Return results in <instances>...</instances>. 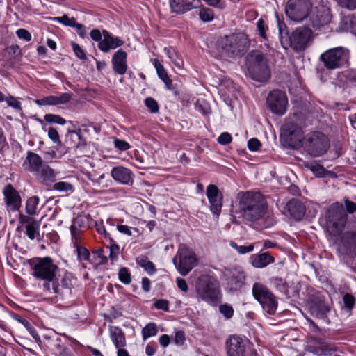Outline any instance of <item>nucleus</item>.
<instances>
[{"label":"nucleus","instance_id":"obj_1","mask_svg":"<svg viewBox=\"0 0 356 356\" xmlns=\"http://www.w3.org/2000/svg\"><path fill=\"white\" fill-rule=\"evenodd\" d=\"M239 209L245 219L256 221L264 216L266 203L260 193L248 191L241 197Z\"/></svg>","mask_w":356,"mask_h":356},{"label":"nucleus","instance_id":"obj_2","mask_svg":"<svg viewBox=\"0 0 356 356\" xmlns=\"http://www.w3.org/2000/svg\"><path fill=\"white\" fill-rule=\"evenodd\" d=\"M197 297L210 305H216L221 298L220 284L209 275H202L196 282Z\"/></svg>","mask_w":356,"mask_h":356},{"label":"nucleus","instance_id":"obj_3","mask_svg":"<svg viewBox=\"0 0 356 356\" xmlns=\"http://www.w3.org/2000/svg\"><path fill=\"white\" fill-rule=\"evenodd\" d=\"M221 44L225 53L228 56L241 57L249 49L250 40L245 34L236 33L225 37Z\"/></svg>","mask_w":356,"mask_h":356},{"label":"nucleus","instance_id":"obj_4","mask_svg":"<svg viewBox=\"0 0 356 356\" xmlns=\"http://www.w3.org/2000/svg\"><path fill=\"white\" fill-rule=\"evenodd\" d=\"M327 228L332 234H338L343 229L347 222V214L341 203L332 204L327 211Z\"/></svg>","mask_w":356,"mask_h":356},{"label":"nucleus","instance_id":"obj_5","mask_svg":"<svg viewBox=\"0 0 356 356\" xmlns=\"http://www.w3.org/2000/svg\"><path fill=\"white\" fill-rule=\"evenodd\" d=\"M32 275L44 282L52 280L58 267L54 264L53 260L48 257L35 258L31 262Z\"/></svg>","mask_w":356,"mask_h":356},{"label":"nucleus","instance_id":"obj_6","mask_svg":"<svg viewBox=\"0 0 356 356\" xmlns=\"http://www.w3.org/2000/svg\"><path fill=\"white\" fill-rule=\"evenodd\" d=\"M320 59L325 67H345L350 65L349 51L341 47L325 51L321 55Z\"/></svg>","mask_w":356,"mask_h":356},{"label":"nucleus","instance_id":"obj_7","mask_svg":"<svg viewBox=\"0 0 356 356\" xmlns=\"http://www.w3.org/2000/svg\"><path fill=\"white\" fill-rule=\"evenodd\" d=\"M173 262L179 273L186 275L195 266L196 258L191 248L181 244L179 247L177 256L173 259Z\"/></svg>","mask_w":356,"mask_h":356},{"label":"nucleus","instance_id":"obj_8","mask_svg":"<svg viewBox=\"0 0 356 356\" xmlns=\"http://www.w3.org/2000/svg\"><path fill=\"white\" fill-rule=\"evenodd\" d=\"M312 7L310 0H289L285 13L291 20L299 22L309 15Z\"/></svg>","mask_w":356,"mask_h":356},{"label":"nucleus","instance_id":"obj_9","mask_svg":"<svg viewBox=\"0 0 356 356\" xmlns=\"http://www.w3.org/2000/svg\"><path fill=\"white\" fill-rule=\"evenodd\" d=\"M304 145L310 155L319 156L326 152L329 147V140L322 133L314 132L307 136Z\"/></svg>","mask_w":356,"mask_h":356},{"label":"nucleus","instance_id":"obj_10","mask_svg":"<svg viewBox=\"0 0 356 356\" xmlns=\"http://www.w3.org/2000/svg\"><path fill=\"white\" fill-rule=\"evenodd\" d=\"M267 105L272 113L282 115L287 111L288 98L286 93L280 90H273L269 92Z\"/></svg>","mask_w":356,"mask_h":356},{"label":"nucleus","instance_id":"obj_11","mask_svg":"<svg viewBox=\"0 0 356 356\" xmlns=\"http://www.w3.org/2000/svg\"><path fill=\"white\" fill-rule=\"evenodd\" d=\"M225 276L226 288L231 291L241 289L245 284V273L239 268L227 269L225 272Z\"/></svg>","mask_w":356,"mask_h":356},{"label":"nucleus","instance_id":"obj_12","mask_svg":"<svg viewBox=\"0 0 356 356\" xmlns=\"http://www.w3.org/2000/svg\"><path fill=\"white\" fill-rule=\"evenodd\" d=\"M312 34V30L307 27L297 28L289 37L291 47L296 51L305 49Z\"/></svg>","mask_w":356,"mask_h":356},{"label":"nucleus","instance_id":"obj_13","mask_svg":"<svg viewBox=\"0 0 356 356\" xmlns=\"http://www.w3.org/2000/svg\"><path fill=\"white\" fill-rule=\"evenodd\" d=\"M3 194L7 210L19 211L22 204V198L19 192L11 184H8L4 187Z\"/></svg>","mask_w":356,"mask_h":356},{"label":"nucleus","instance_id":"obj_14","mask_svg":"<svg viewBox=\"0 0 356 356\" xmlns=\"http://www.w3.org/2000/svg\"><path fill=\"white\" fill-rule=\"evenodd\" d=\"M206 194L210 204V211L213 215L218 216L222 206V194L218 187L213 184L207 186Z\"/></svg>","mask_w":356,"mask_h":356},{"label":"nucleus","instance_id":"obj_15","mask_svg":"<svg viewBox=\"0 0 356 356\" xmlns=\"http://www.w3.org/2000/svg\"><path fill=\"white\" fill-rule=\"evenodd\" d=\"M309 19L313 28L320 29L331 22L332 15L330 10L325 6L316 8V10L310 16Z\"/></svg>","mask_w":356,"mask_h":356},{"label":"nucleus","instance_id":"obj_16","mask_svg":"<svg viewBox=\"0 0 356 356\" xmlns=\"http://www.w3.org/2000/svg\"><path fill=\"white\" fill-rule=\"evenodd\" d=\"M227 356H245V348L243 339L233 335L226 342Z\"/></svg>","mask_w":356,"mask_h":356},{"label":"nucleus","instance_id":"obj_17","mask_svg":"<svg viewBox=\"0 0 356 356\" xmlns=\"http://www.w3.org/2000/svg\"><path fill=\"white\" fill-rule=\"evenodd\" d=\"M102 35L103 40L100 43H98V47L103 52H108L111 49L118 48L124 44L120 38L114 37L106 30L102 31Z\"/></svg>","mask_w":356,"mask_h":356},{"label":"nucleus","instance_id":"obj_18","mask_svg":"<svg viewBox=\"0 0 356 356\" xmlns=\"http://www.w3.org/2000/svg\"><path fill=\"white\" fill-rule=\"evenodd\" d=\"M309 352L318 356H325L333 350V348L321 339L315 338L307 346Z\"/></svg>","mask_w":356,"mask_h":356},{"label":"nucleus","instance_id":"obj_19","mask_svg":"<svg viewBox=\"0 0 356 356\" xmlns=\"http://www.w3.org/2000/svg\"><path fill=\"white\" fill-rule=\"evenodd\" d=\"M244 73L248 78L259 83H265L270 77L269 68H244Z\"/></svg>","mask_w":356,"mask_h":356},{"label":"nucleus","instance_id":"obj_20","mask_svg":"<svg viewBox=\"0 0 356 356\" xmlns=\"http://www.w3.org/2000/svg\"><path fill=\"white\" fill-rule=\"evenodd\" d=\"M72 98V95L69 92L61 93L58 96L50 95L35 100V103L39 106L51 105L56 106L67 103Z\"/></svg>","mask_w":356,"mask_h":356},{"label":"nucleus","instance_id":"obj_21","mask_svg":"<svg viewBox=\"0 0 356 356\" xmlns=\"http://www.w3.org/2000/svg\"><path fill=\"white\" fill-rule=\"evenodd\" d=\"M44 164L42 158L37 154L29 152L26 157L24 166L25 169L35 175Z\"/></svg>","mask_w":356,"mask_h":356},{"label":"nucleus","instance_id":"obj_22","mask_svg":"<svg viewBox=\"0 0 356 356\" xmlns=\"http://www.w3.org/2000/svg\"><path fill=\"white\" fill-rule=\"evenodd\" d=\"M111 174L115 181L122 184H128L132 180L131 171L122 166L113 168Z\"/></svg>","mask_w":356,"mask_h":356},{"label":"nucleus","instance_id":"obj_23","mask_svg":"<svg viewBox=\"0 0 356 356\" xmlns=\"http://www.w3.org/2000/svg\"><path fill=\"white\" fill-rule=\"evenodd\" d=\"M246 63L250 67H264L268 65L267 58L259 50L250 51L246 57Z\"/></svg>","mask_w":356,"mask_h":356},{"label":"nucleus","instance_id":"obj_24","mask_svg":"<svg viewBox=\"0 0 356 356\" xmlns=\"http://www.w3.org/2000/svg\"><path fill=\"white\" fill-rule=\"evenodd\" d=\"M194 1L195 0H170L171 10L177 14L184 13L195 8L193 5Z\"/></svg>","mask_w":356,"mask_h":356},{"label":"nucleus","instance_id":"obj_25","mask_svg":"<svg viewBox=\"0 0 356 356\" xmlns=\"http://www.w3.org/2000/svg\"><path fill=\"white\" fill-rule=\"evenodd\" d=\"M274 262L273 257L268 252L252 254L250 257V263L257 268H262Z\"/></svg>","mask_w":356,"mask_h":356},{"label":"nucleus","instance_id":"obj_26","mask_svg":"<svg viewBox=\"0 0 356 356\" xmlns=\"http://www.w3.org/2000/svg\"><path fill=\"white\" fill-rule=\"evenodd\" d=\"M109 334L116 348H123L126 346L124 333L121 328L117 326H109Z\"/></svg>","mask_w":356,"mask_h":356},{"label":"nucleus","instance_id":"obj_27","mask_svg":"<svg viewBox=\"0 0 356 356\" xmlns=\"http://www.w3.org/2000/svg\"><path fill=\"white\" fill-rule=\"evenodd\" d=\"M252 294L254 298L260 303L269 298L273 293L264 284L257 282L253 285Z\"/></svg>","mask_w":356,"mask_h":356},{"label":"nucleus","instance_id":"obj_28","mask_svg":"<svg viewBox=\"0 0 356 356\" xmlns=\"http://www.w3.org/2000/svg\"><path fill=\"white\" fill-rule=\"evenodd\" d=\"M60 284H62V280H60V276L58 275L57 272L54 275V277L52 279V280L47 282V284H43V286L46 291L50 293L60 294L63 291Z\"/></svg>","mask_w":356,"mask_h":356},{"label":"nucleus","instance_id":"obj_29","mask_svg":"<svg viewBox=\"0 0 356 356\" xmlns=\"http://www.w3.org/2000/svg\"><path fill=\"white\" fill-rule=\"evenodd\" d=\"M35 175L44 183L53 182L56 179L54 170L45 164Z\"/></svg>","mask_w":356,"mask_h":356},{"label":"nucleus","instance_id":"obj_30","mask_svg":"<svg viewBox=\"0 0 356 356\" xmlns=\"http://www.w3.org/2000/svg\"><path fill=\"white\" fill-rule=\"evenodd\" d=\"M288 209L296 219H300L305 213V207L302 203L296 200H293L289 202Z\"/></svg>","mask_w":356,"mask_h":356},{"label":"nucleus","instance_id":"obj_31","mask_svg":"<svg viewBox=\"0 0 356 356\" xmlns=\"http://www.w3.org/2000/svg\"><path fill=\"white\" fill-rule=\"evenodd\" d=\"M40 223L38 221H31L25 225V234L31 240L39 239Z\"/></svg>","mask_w":356,"mask_h":356},{"label":"nucleus","instance_id":"obj_32","mask_svg":"<svg viewBox=\"0 0 356 356\" xmlns=\"http://www.w3.org/2000/svg\"><path fill=\"white\" fill-rule=\"evenodd\" d=\"M260 304L261 305L264 310L270 315L274 314L277 308V302L273 294L263 300Z\"/></svg>","mask_w":356,"mask_h":356},{"label":"nucleus","instance_id":"obj_33","mask_svg":"<svg viewBox=\"0 0 356 356\" xmlns=\"http://www.w3.org/2000/svg\"><path fill=\"white\" fill-rule=\"evenodd\" d=\"M40 203L39 197L34 195L28 198L26 201V212L27 214L34 216L39 211L38 206Z\"/></svg>","mask_w":356,"mask_h":356},{"label":"nucleus","instance_id":"obj_34","mask_svg":"<svg viewBox=\"0 0 356 356\" xmlns=\"http://www.w3.org/2000/svg\"><path fill=\"white\" fill-rule=\"evenodd\" d=\"M113 67H127V53L122 49H118L112 58Z\"/></svg>","mask_w":356,"mask_h":356},{"label":"nucleus","instance_id":"obj_35","mask_svg":"<svg viewBox=\"0 0 356 356\" xmlns=\"http://www.w3.org/2000/svg\"><path fill=\"white\" fill-rule=\"evenodd\" d=\"M340 28L344 31H349L356 35V20L350 17H346L341 20Z\"/></svg>","mask_w":356,"mask_h":356},{"label":"nucleus","instance_id":"obj_36","mask_svg":"<svg viewBox=\"0 0 356 356\" xmlns=\"http://www.w3.org/2000/svg\"><path fill=\"white\" fill-rule=\"evenodd\" d=\"M164 51L168 56V58L171 60V63L175 67H182L184 61L181 58H179L176 51L172 47H165Z\"/></svg>","mask_w":356,"mask_h":356},{"label":"nucleus","instance_id":"obj_37","mask_svg":"<svg viewBox=\"0 0 356 356\" xmlns=\"http://www.w3.org/2000/svg\"><path fill=\"white\" fill-rule=\"evenodd\" d=\"M60 276V280H62V284H60V286L64 289H70L74 282H75V277L73 276V275L69 272H64L63 274H58Z\"/></svg>","mask_w":356,"mask_h":356},{"label":"nucleus","instance_id":"obj_38","mask_svg":"<svg viewBox=\"0 0 356 356\" xmlns=\"http://www.w3.org/2000/svg\"><path fill=\"white\" fill-rule=\"evenodd\" d=\"M283 129L287 132V134L291 136H297L298 138H300L302 131L301 128L298 126L297 124L291 122H286L282 127Z\"/></svg>","mask_w":356,"mask_h":356},{"label":"nucleus","instance_id":"obj_39","mask_svg":"<svg viewBox=\"0 0 356 356\" xmlns=\"http://www.w3.org/2000/svg\"><path fill=\"white\" fill-rule=\"evenodd\" d=\"M270 282L277 290L286 296L289 295V286L284 280L280 277H273Z\"/></svg>","mask_w":356,"mask_h":356},{"label":"nucleus","instance_id":"obj_40","mask_svg":"<svg viewBox=\"0 0 356 356\" xmlns=\"http://www.w3.org/2000/svg\"><path fill=\"white\" fill-rule=\"evenodd\" d=\"M81 139V136L79 132L76 131H70L65 136V142L70 145L71 147H78L79 141Z\"/></svg>","mask_w":356,"mask_h":356},{"label":"nucleus","instance_id":"obj_41","mask_svg":"<svg viewBox=\"0 0 356 356\" xmlns=\"http://www.w3.org/2000/svg\"><path fill=\"white\" fill-rule=\"evenodd\" d=\"M158 330L156 324L154 323H149L142 330V335L144 340L147 339L154 337L157 334Z\"/></svg>","mask_w":356,"mask_h":356},{"label":"nucleus","instance_id":"obj_42","mask_svg":"<svg viewBox=\"0 0 356 356\" xmlns=\"http://www.w3.org/2000/svg\"><path fill=\"white\" fill-rule=\"evenodd\" d=\"M329 310L330 307L323 302L312 307V312L319 318H323Z\"/></svg>","mask_w":356,"mask_h":356},{"label":"nucleus","instance_id":"obj_43","mask_svg":"<svg viewBox=\"0 0 356 356\" xmlns=\"http://www.w3.org/2000/svg\"><path fill=\"white\" fill-rule=\"evenodd\" d=\"M137 264L143 268L149 275H152L156 272L154 264L145 259H137Z\"/></svg>","mask_w":356,"mask_h":356},{"label":"nucleus","instance_id":"obj_44","mask_svg":"<svg viewBox=\"0 0 356 356\" xmlns=\"http://www.w3.org/2000/svg\"><path fill=\"white\" fill-rule=\"evenodd\" d=\"M229 245L240 254H245L251 252L254 250V245L252 244L249 245H238L234 241H230Z\"/></svg>","mask_w":356,"mask_h":356},{"label":"nucleus","instance_id":"obj_45","mask_svg":"<svg viewBox=\"0 0 356 356\" xmlns=\"http://www.w3.org/2000/svg\"><path fill=\"white\" fill-rule=\"evenodd\" d=\"M77 255V259L80 261H88L90 258V252L85 247L79 245L75 248Z\"/></svg>","mask_w":356,"mask_h":356},{"label":"nucleus","instance_id":"obj_46","mask_svg":"<svg viewBox=\"0 0 356 356\" xmlns=\"http://www.w3.org/2000/svg\"><path fill=\"white\" fill-rule=\"evenodd\" d=\"M159 77L164 82L168 89H172V81L168 76L165 68H156Z\"/></svg>","mask_w":356,"mask_h":356},{"label":"nucleus","instance_id":"obj_47","mask_svg":"<svg viewBox=\"0 0 356 356\" xmlns=\"http://www.w3.org/2000/svg\"><path fill=\"white\" fill-rule=\"evenodd\" d=\"M342 76L346 78L344 81L346 83L356 86V70L353 69L346 70L343 72Z\"/></svg>","mask_w":356,"mask_h":356},{"label":"nucleus","instance_id":"obj_48","mask_svg":"<svg viewBox=\"0 0 356 356\" xmlns=\"http://www.w3.org/2000/svg\"><path fill=\"white\" fill-rule=\"evenodd\" d=\"M52 20L54 22H59L60 24H63L65 26H68L70 27H72L76 22L75 18H74V17L70 18L65 15L63 16H61V17H53Z\"/></svg>","mask_w":356,"mask_h":356},{"label":"nucleus","instance_id":"obj_49","mask_svg":"<svg viewBox=\"0 0 356 356\" xmlns=\"http://www.w3.org/2000/svg\"><path fill=\"white\" fill-rule=\"evenodd\" d=\"M107 248H109V258L112 263L115 261L118 257V254L120 252V248L118 245L115 243L113 241L110 242V245H107Z\"/></svg>","mask_w":356,"mask_h":356},{"label":"nucleus","instance_id":"obj_50","mask_svg":"<svg viewBox=\"0 0 356 356\" xmlns=\"http://www.w3.org/2000/svg\"><path fill=\"white\" fill-rule=\"evenodd\" d=\"M70 232L72 236V243L74 248L81 245L80 241L81 238L82 231H76L74 226H70Z\"/></svg>","mask_w":356,"mask_h":356},{"label":"nucleus","instance_id":"obj_51","mask_svg":"<svg viewBox=\"0 0 356 356\" xmlns=\"http://www.w3.org/2000/svg\"><path fill=\"white\" fill-rule=\"evenodd\" d=\"M44 120L49 123H55L60 125H64L66 123V120L63 118L54 114H46Z\"/></svg>","mask_w":356,"mask_h":356},{"label":"nucleus","instance_id":"obj_52","mask_svg":"<svg viewBox=\"0 0 356 356\" xmlns=\"http://www.w3.org/2000/svg\"><path fill=\"white\" fill-rule=\"evenodd\" d=\"M119 280L124 284H129L131 282V274L127 268H122L118 273Z\"/></svg>","mask_w":356,"mask_h":356},{"label":"nucleus","instance_id":"obj_53","mask_svg":"<svg viewBox=\"0 0 356 356\" xmlns=\"http://www.w3.org/2000/svg\"><path fill=\"white\" fill-rule=\"evenodd\" d=\"M199 16L203 22H210L213 19V12L210 8H202L200 10Z\"/></svg>","mask_w":356,"mask_h":356},{"label":"nucleus","instance_id":"obj_54","mask_svg":"<svg viewBox=\"0 0 356 356\" xmlns=\"http://www.w3.org/2000/svg\"><path fill=\"white\" fill-rule=\"evenodd\" d=\"M72 185L68 182L59 181L54 184L53 188L58 191L67 192L72 190Z\"/></svg>","mask_w":356,"mask_h":356},{"label":"nucleus","instance_id":"obj_55","mask_svg":"<svg viewBox=\"0 0 356 356\" xmlns=\"http://www.w3.org/2000/svg\"><path fill=\"white\" fill-rule=\"evenodd\" d=\"M186 337L183 331L179 330L175 333L173 342L177 346L182 347L185 344Z\"/></svg>","mask_w":356,"mask_h":356},{"label":"nucleus","instance_id":"obj_56","mask_svg":"<svg viewBox=\"0 0 356 356\" xmlns=\"http://www.w3.org/2000/svg\"><path fill=\"white\" fill-rule=\"evenodd\" d=\"M24 327L26 328L29 334L35 339L36 342L40 341V337L36 330L27 321H24L23 323Z\"/></svg>","mask_w":356,"mask_h":356},{"label":"nucleus","instance_id":"obj_57","mask_svg":"<svg viewBox=\"0 0 356 356\" xmlns=\"http://www.w3.org/2000/svg\"><path fill=\"white\" fill-rule=\"evenodd\" d=\"M342 8L353 10L356 9V0H337Z\"/></svg>","mask_w":356,"mask_h":356},{"label":"nucleus","instance_id":"obj_58","mask_svg":"<svg viewBox=\"0 0 356 356\" xmlns=\"http://www.w3.org/2000/svg\"><path fill=\"white\" fill-rule=\"evenodd\" d=\"M220 312L226 318H230L234 314V309L232 307L228 305H222L219 307Z\"/></svg>","mask_w":356,"mask_h":356},{"label":"nucleus","instance_id":"obj_59","mask_svg":"<svg viewBox=\"0 0 356 356\" xmlns=\"http://www.w3.org/2000/svg\"><path fill=\"white\" fill-rule=\"evenodd\" d=\"M145 104L150 112L157 113L159 111V106L157 102L152 97H148L145 99Z\"/></svg>","mask_w":356,"mask_h":356},{"label":"nucleus","instance_id":"obj_60","mask_svg":"<svg viewBox=\"0 0 356 356\" xmlns=\"http://www.w3.org/2000/svg\"><path fill=\"white\" fill-rule=\"evenodd\" d=\"M117 229L119 232L121 234L127 235V236H131L133 231L138 232V229L136 228H133L131 227L125 225H119L117 226Z\"/></svg>","mask_w":356,"mask_h":356},{"label":"nucleus","instance_id":"obj_61","mask_svg":"<svg viewBox=\"0 0 356 356\" xmlns=\"http://www.w3.org/2000/svg\"><path fill=\"white\" fill-rule=\"evenodd\" d=\"M113 144L115 147L118 148L121 151H125L130 148V145L127 142L120 139L114 138Z\"/></svg>","mask_w":356,"mask_h":356},{"label":"nucleus","instance_id":"obj_62","mask_svg":"<svg viewBox=\"0 0 356 356\" xmlns=\"http://www.w3.org/2000/svg\"><path fill=\"white\" fill-rule=\"evenodd\" d=\"M257 29L261 37L264 39H266V31L267 29V25L265 22L260 19L257 22Z\"/></svg>","mask_w":356,"mask_h":356},{"label":"nucleus","instance_id":"obj_63","mask_svg":"<svg viewBox=\"0 0 356 356\" xmlns=\"http://www.w3.org/2000/svg\"><path fill=\"white\" fill-rule=\"evenodd\" d=\"M6 53L8 54L10 57H14L21 54V49L17 44H12L6 47Z\"/></svg>","mask_w":356,"mask_h":356},{"label":"nucleus","instance_id":"obj_64","mask_svg":"<svg viewBox=\"0 0 356 356\" xmlns=\"http://www.w3.org/2000/svg\"><path fill=\"white\" fill-rule=\"evenodd\" d=\"M4 101L6 102L7 104L9 106L13 107L16 110H21V108H22L20 102L18 101L17 98H15L13 96H10V97H7L6 99H5Z\"/></svg>","mask_w":356,"mask_h":356}]
</instances>
